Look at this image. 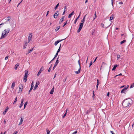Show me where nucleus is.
<instances>
[{"label": "nucleus", "instance_id": "obj_1", "mask_svg": "<svg viewBox=\"0 0 134 134\" xmlns=\"http://www.w3.org/2000/svg\"><path fill=\"white\" fill-rule=\"evenodd\" d=\"M132 102V100L130 99H125L123 101L122 105L124 107L128 108L131 105V102Z\"/></svg>", "mask_w": 134, "mask_h": 134}, {"label": "nucleus", "instance_id": "obj_2", "mask_svg": "<svg viewBox=\"0 0 134 134\" xmlns=\"http://www.w3.org/2000/svg\"><path fill=\"white\" fill-rule=\"evenodd\" d=\"M10 31V29L8 28L7 29H5L4 30L2 34V36L1 37V39H2L4 37H5L8 35Z\"/></svg>", "mask_w": 134, "mask_h": 134}, {"label": "nucleus", "instance_id": "obj_3", "mask_svg": "<svg viewBox=\"0 0 134 134\" xmlns=\"http://www.w3.org/2000/svg\"><path fill=\"white\" fill-rule=\"evenodd\" d=\"M28 72V71L25 70V75L24 77V80H25V82H26L27 81V74Z\"/></svg>", "mask_w": 134, "mask_h": 134}, {"label": "nucleus", "instance_id": "obj_4", "mask_svg": "<svg viewBox=\"0 0 134 134\" xmlns=\"http://www.w3.org/2000/svg\"><path fill=\"white\" fill-rule=\"evenodd\" d=\"M34 86V82L33 81H32V83L31 84V87L30 88V90L29 91V93H28L29 94H30V92L32 90V89L33 88Z\"/></svg>", "mask_w": 134, "mask_h": 134}, {"label": "nucleus", "instance_id": "obj_5", "mask_svg": "<svg viewBox=\"0 0 134 134\" xmlns=\"http://www.w3.org/2000/svg\"><path fill=\"white\" fill-rule=\"evenodd\" d=\"M58 59H59V57L57 59V60H56V61L55 62V64H54V66L53 67V70H54V69L56 67V66L57 65H58V63L59 62V61L58 60Z\"/></svg>", "mask_w": 134, "mask_h": 134}, {"label": "nucleus", "instance_id": "obj_6", "mask_svg": "<svg viewBox=\"0 0 134 134\" xmlns=\"http://www.w3.org/2000/svg\"><path fill=\"white\" fill-rule=\"evenodd\" d=\"M129 85H128L127 87H125L122 90L121 92V93H123L125 94L126 93L127 89L128 87H129Z\"/></svg>", "mask_w": 134, "mask_h": 134}, {"label": "nucleus", "instance_id": "obj_7", "mask_svg": "<svg viewBox=\"0 0 134 134\" xmlns=\"http://www.w3.org/2000/svg\"><path fill=\"white\" fill-rule=\"evenodd\" d=\"M58 12L59 11H57L54 14L53 16L54 18L56 19L57 18V16L59 15V13Z\"/></svg>", "mask_w": 134, "mask_h": 134}, {"label": "nucleus", "instance_id": "obj_8", "mask_svg": "<svg viewBox=\"0 0 134 134\" xmlns=\"http://www.w3.org/2000/svg\"><path fill=\"white\" fill-rule=\"evenodd\" d=\"M66 38H65L64 39L61 40H57V41H56L54 43V45L55 46H57V44H58V43L59 42H60L62 41L65 40Z\"/></svg>", "mask_w": 134, "mask_h": 134}, {"label": "nucleus", "instance_id": "obj_9", "mask_svg": "<svg viewBox=\"0 0 134 134\" xmlns=\"http://www.w3.org/2000/svg\"><path fill=\"white\" fill-rule=\"evenodd\" d=\"M23 87L22 85H20L19 86V92L18 93L21 92L23 88Z\"/></svg>", "mask_w": 134, "mask_h": 134}, {"label": "nucleus", "instance_id": "obj_10", "mask_svg": "<svg viewBox=\"0 0 134 134\" xmlns=\"http://www.w3.org/2000/svg\"><path fill=\"white\" fill-rule=\"evenodd\" d=\"M92 109L91 108H90L88 110H87L85 112L86 114L87 115H88L92 111Z\"/></svg>", "mask_w": 134, "mask_h": 134}, {"label": "nucleus", "instance_id": "obj_11", "mask_svg": "<svg viewBox=\"0 0 134 134\" xmlns=\"http://www.w3.org/2000/svg\"><path fill=\"white\" fill-rule=\"evenodd\" d=\"M39 84V81H38L36 82V85L34 87L33 89L34 90H35L36 89V88L38 87V85Z\"/></svg>", "mask_w": 134, "mask_h": 134}, {"label": "nucleus", "instance_id": "obj_12", "mask_svg": "<svg viewBox=\"0 0 134 134\" xmlns=\"http://www.w3.org/2000/svg\"><path fill=\"white\" fill-rule=\"evenodd\" d=\"M43 68H42V67H41L40 68V69L39 71L38 72V73L37 74V76H39L40 75V74L41 72L43 70Z\"/></svg>", "mask_w": 134, "mask_h": 134}, {"label": "nucleus", "instance_id": "obj_13", "mask_svg": "<svg viewBox=\"0 0 134 134\" xmlns=\"http://www.w3.org/2000/svg\"><path fill=\"white\" fill-rule=\"evenodd\" d=\"M24 101V99H22L21 100V103L19 106V108H20L21 107L23 106V102Z\"/></svg>", "mask_w": 134, "mask_h": 134}, {"label": "nucleus", "instance_id": "obj_14", "mask_svg": "<svg viewBox=\"0 0 134 134\" xmlns=\"http://www.w3.org/2000/svg\"><path fill=\"white\" fill-rule=\"evenodd\" d=\"M64 16H62V17L60 19V21L59 22V24H61L63 22L64 20Z\"/></svg>", "mask_w": 134, "mask_h": 134}, {"label": "nucleus", "instance_id": "obj_15", "mask_svg": "<svg viewBox=\"0 0 134 134\" xmlns=\"http://www.w3.org/2000/svg\"><path fill=\"white\" fill-rule=\"evenodd\" d=\"M81 15V12H80V13L79 14V16L76 18V19L75 20L74 23L75 24L76 23V22L77 21V20L79 19V17Z\"/></svg>", "mask_w": 134, "mask_h": 134}, {"label": "nucleus", "instance_id": "obj_16", "mask_svg": "<svg viewBox=\"0 0 134 134\" xmlns=\"http://www.w3.org/2000/svg\"><path fill=\"white\" fill-rule=\"evenodd\" d=\"M81 68V67H79V69L78 71H75V73L77 74H78L80 72Z\"/></svg>", "mask_w": 134, "mask_h": 134}, {"label": "nucleus", "instance_id": "obj_17", "mask_svg": "<svg viewBox=\"0 0 134 134\" xmlns=\"http://www.w3.org/2000/svg\"><path fill=\"white\" fill-rule=\"evenodd\" d=\"M8 109V107H7L3 113V115H4L6 113Z\"/></svg>", "mask_w": 134, "mask_h": 134}, {"label": "nucleus", "instance_id": "obj_18", "mask_svg": "<svg viewBox=\"0 0 134 134\" xmlns=\"http://www.w3.org/2000/svg\"><path fill=\"white\" fill-rule=\"evenodd\" d=\"M28 44V42H25V44L24 45L23 48L24 49H25L26 48L27 44Z\"/></svg>", "mask_w": 134, "mask_h": 134}, {"label": "nucleus", "instance_id": "obj_19", "mask_svg": "<svg viewBox=\"0 0 134 134\" xmlns=\"http://www.w3.org/2000/svg\"><path fill=\"white\" fill-rule=\"evenodd\" d=\"M119 65H117V64L115 65L112 69V71H113L115 70L116 67H118Z\"/></svg>", "mask_w": 134, "mask_h": 134}, {"label": "nucleus", "instance_id": "obj_20", "mask_svg": "<svg viewBox=\"0 0 134 134\" xmlns=\"http://www.w3.org/2000/svg\"><path fill=\"white\" fill-rule=\"evenodd\" d=\"M32 37V33L29 34V37H28V39L31 40Z\"/></svg>", "mask_w": 134, "mask_h": 134}, {"label": "nucleus", "instance_id": "obj_21", "mask_svg": "<svg viewBox=\"0 0 134 134\" xmlns=\"http://www.w3.org/2000/svg\"><path fill=\"white\" fill-rule=\"evenodd\" d=\"M54 87H53L51 90L50 92L49 93L51 94H53L54 91Z\"/></svg>", "mask_w": 134, "mask_h": 134}, {"label": "nucleus", "instance_id": "obj_22", "mask_svg": "<svg viewBox=\"0 0 134 134\" xmlns=\"http://www.w3.org/2000/svg\"><path fill=\"white\" fill-rule=\"evenodd\" d=\"M74 13V11H72L71 12V13L70 14L68 15V18H70L71 17V16H72V15H73V14Z\"/></svg>", "mask_w": 134, "mask_h": 134}, {"label": "nucleus", "instance_id": "obj_23", "mask_svg": "<svg viewBox=\"0 0 134 134\" xmlns=\"http://www.w3.org/2000/svg\"><path fill=\"white\" fill-rule=\"evenodd\" d=\"M15 82H13L12 84V86H11V88H13V89L15 86Z\"/></svg>", "mask_w": 134, "mask_h": 134}, {"label": "nucleus", "instance_id": "obj_24", "mask_svg": "<svg viewBox=\"0 0 134 134\" xmlns=\"http://www.w3.org/2000/svg\"><path fill=\"white\" fill-rule=\"evenodd\" d=\"M97 18V15H96V12H95V13L94 14V17L93 18V21L94 20H95Z\"/></svg>", "mask_w": 134, "mask_h": 134}, {"label": "nucleus", "instance_id": "obj_25", "mask_svg": "<svg viewBox=\"0 0 134 134\" xmlns=\"http://www.w3.org/2000/svg\"><path fill=\"white\" fill-rule=\"evenodd\" d=\"M60 26H58L55 29V31H58L60 28Z\"/></svg>", "mask_w": 134, "mask_h": 134}, {"label": "nucleus", "instance_id": "obj_26", "mask_svg": "<svg viewBox=\"0 0 134 134\" xmlns=\"http://www.w3.org/2000/svg\"><path fill=\"white\" fill-rule=\"evenodd\" d=\"M83 24L82 23H80V24L79 25V28H80L81 29L82 28L83 26Z\"/></svg>", "mask_w": 134, "mask_h": 134}, {"label": "nucleus", "instance_id": "obj_27", "mask_svg": "<svg viewBox=\"0 0 134 134\" xmlns=\"http://www.w3.org/2000/svg\"><path fill=\"white\" fill-rule=\"evenodd\" d=\"M23 121V119L22 118H21L20 120V122L19 123V125H21Z\"/></svg>", "mask_w": 134, "mask_h": 134}, {"label": "nucleus", "instance_id": "obj_28", "mask_svg": "<svg viewBox=\"0 0 134 134\" xmlns=\"http://www.w3.org/2000/svg\"><path fill=\"white\" fill-rule=\"evenodd\" d=\"M86 16V15L84 17L83 19L81 21V23H84L85 21V17Z\"/></svg>", "mask_w": 134, "mask_h": 134}, {"label": "nucleus", "instance_id": "obj_29", "mask_svg": "<svg viewBox=\"0 0 134 134\" xmlns=\"http://www.w3.org/2000/svg\"><path fill=\"white\" fill-rule=\"evenodd\" d=\"M19 64H17L15 66V67H14V69H15V70H16L18 67L19 66Z\"/></svg>", "mask_w": 134, "mask_h": 134}, {"label": "nucleus", "instance_id": "obj_30", "mask_svg": "<svg viewBox=\"0 0 134 134\" xmlns=\"http://www.w3.org/2000/svg\"><path fill=\"white\" fill-rule=\"evenodd\" d=\"M11 19V17L10 16H9L7 18V19H6L7 21H9Z\"/></svg>", "mask_w": 134, "mask_h": 134}, {"label": "nucleus", "instance_id": "obj_31", "mask_svg": "<svg viewBox=\"0 0 134 134\" xmlns=\"http://www.w3.org/2000/svg\"><path fill=\"white\" fill-rule=\"evenodd\" d=\"M99 84V80H98L97 79V85L96 86V87L97 88V89H98V86Z\"/></svg>", "mask_w": 134, "mask_h": 134}, {"label": "nucleus", "instance_id": "obj_32", "mask_svg": "<svg viewBox=\"0 0 134 134\" xmlns=\"http://www.w3.org/2000/svg\"><path fill=\"white\" fill-rule=\"evenodd\" d=\"M61 44H60V46L59 48V49L58 50V51H57V53H58L60 52V48H61Z\"/></svg>", "mask_w": 134, "mask_h": 134}, {"label": "nucleus", "instance_id": "obj_33", "mask_svg": "<svg viewBox=\"0 0 134 134\" xmlns=\"http://www.w3.org/2000/svg\"><path fill=\"white\" fill-rule=\"evenodd\" d=\"M114 16L113 15H112L110 17V21H111V20H112L113 19L114 17H113Z\"/></svg>", "mask_w": 134, "mask_h": 134}, {"label": "nucleus", "instance_id": "obj_34", "mask_svg": "<svg viewBox=\"0 0 134 134\" xmlns=\"http://www.w3.org/2000/svg\"><path fill=\"white\" fill-rule=\"evenodd\" d=\"M59 3H58L57 5H56V6L55 7L54 9L55 10L58 7L59 5Z\"/></svg>", "mask_w": 134, "mask_h": 134}, {"label": "nucleus", "instance_id": "obj_35", "mask_svg": "<svg viewBox=\"0 0 134 134\" xmlns=\"http://www.w3.org/2000/svg\"><path fill=\"white\" fill-rule=\"evenodd\" d=\"M27 103H28V102H26L24 104V108L23 109H25V108L26 106V105H27Z\"/></svg>", "mask_w": 134, "mask_h": 134}, {"label": "nucleus", "instance_id": "obj_36", "mask_svg": "<svg viewBox=\"0 0 134 134\" xmlns=\"http://www.w3.org/2000/svg\"><path fill=\"white\" fill-rule=\"evenodd\" d=\"M67 111V109L66 110V113H65L64 115L62 116V118H64L65 116L66 115V112Z\"/></svg>", "mask_w": 134, "mask_h": 134}, {"label": "nucleus", "instance_id": "obj_37", "mask_svg": "<svg viewBox=\"0 0 134 134\" xmlns=\"http://www.w3.org/2000/svg\"><path fill=\"white\" fill-rule=\"evenodd\" d=\"M126 42V41L125 40H123L122 41H121L120 42V44H122L123 43L125 42Z\"/></svg>", "mask_w": 134, "mask_h": 134}, {"label": "nucleus", "instance_id": "obj_38", "mask_svg": "<svg viewBox=\"0 0 134 134\" xmlns=\"http://www.w3.org/2000/svg\"><path fill=\"white\" fill-rule=\"evenodd\" d=\"M134 87V83H132V84H131V86H130V88H133Z\"/></svg>", "mask_w": 134, "mask_h": 134}, {"label": "nucleus", "instance_id": "obj_39", "mask_svg": "<svg viewBox=\"0 0 134 134\" xmlns=\"http://www.w3.org/2000/svg\"><path fill=\"white\" fill-rule=\"evenodd\" d=\"M120 58V55L119 54H118L117 55V60H118Z\"/></svg>", "mask_w": 134, "mask_h": 134}, {"label": "nucleus", "instance_id": "obj_40", "mask_svg": "<svg viewBox=\"0 0 134 134\" xmlns=\"http://www.w3.org/2000/svg\"><path fill=\"white\" fill-rule=\"evenodd\" d=\"M17 96L16 97V98H15V100L14 101L13 104H15V103L17 101Z\"/></svg>", "mask_w": 134, "mask_h": 134}, {"label": "nucleus", "instance_id": "obj_41", "mask_svg": "<svg viewBox=\"0 0 134 134\" xmlns=\"http://www.w3.org/2000/svg\"><path fill=\"white\" fill-rule=\"evenodd\" d=\"M82 29H81V28L79 27V29L77 30V32L78 33H79V32H80Z\"/></svg>", "mask_w": 134, "mask_h": 134}, {"label": "nucleus", "instance_id": "obj_42", "mask_svg": "<svg viewBox=\"0 0 134 134\" xmlns=\"http://www.w3.org/2000/svg\"><path fill=\"white\" fill-rule=\"evenodd\" d=\"M33 50V48H31L30 49H29V53H30Z\"/></svg>", "mask_w": 134, "mask_h": 134}, {"label": "nucleus", "instance_id": "obj_43", "mask_svg": "<svg viewBox=\"0 0 134 134\" xmlns=\"http://www.w3.org/2000/svg\"><path fill=\"white\" fill-rule=\"evenodd\" d=\"M50 132V131H49L47 129V134H49Z\"/></svg>", "mask_w": 134, "mask_h": 134}, {"label": "nucleus", "instance_id": "obj_44", "mask_svg": "<svg viewBox=\"0 0 134 134\" xmlns=\"http://www.w3.org/2000/svg\"><path fill=\"white\" fill-rule=\"evenodd\" d=\"M78 64H79V67H81V64H80V60H79L78 61Z\"/></svg>", "mask_w": 134, "mask_h": 134}, {"label": "nucleus", "instance_id": "obj_45", "mask_svg": "<svg viewBox=\"0 0 134 134\" xmlns=\"http://www.w3.org/2000/svg\"><path fill=\"white\" fill-rule=\"evenodd\" d=\"M68 21V20H67L66 21V22L64 23V25L63 26V27H64V26H65L67 24V22Z\"/></svg>", "mask_w": 134, "mask_h": 134}, {"label": "nucleus", "instance_id": "obj_46", "mask_svg": "<svg viewBox=\"0 0 134 134\" xmlns=\"http://www.w3.org/2000/svg\"><path fill=\"white\" fill-rule=\"evenodd\" d=\"M92 64V61L91 62H90L89 65V67H90Z\"/></svg>", "mask_w": 134, "mask_h": 134}, {"label": "nucleus", "instance_id": "obj_47", "mask_svg": "<svg viewBox=\"0 0 134 134\" xmlns=\"http://www.w3.org/2000/svg\"><path fill=\"white\" fill-rule=\"evenodd\" d=\"M64 11H66V6H65L64 7Z\"/></svg>", "mask_w": 134, "mask_h": 134}, {"label": "nucleus", "instance_id": "obj_48", "mask_svg": "<svg viewBox=\"0 0 134 134\" xmlns=\"http://www.w3.org/2000/svg\"><path fill=\"white\" fill-rule=\"evenodd\" d=\"M77 131H75L74 132H73L71 134H76L77 133Z\"/></svg>", "mask_w": 134, "mask_h": 134}, {"label": "nucleus", "instance_id": "obj_49", "mask_svg": "<svg viewBox=\"0 0 134 134\" xmlns=\"http://www.w3.org/2000/svg\"><path fill=\"white\" fill-rule=\"evenodd\" d=\"M9 57V56H6L5 58V60H7Z\"/></svg>", "mask_w": 134, "mask_h": 134}, {"label": "nucleus", "instance_id": "obj_50", "mask_svg": "<svg viewBox=\"0 0 134 134\" xmlns=\"http://www.w3.org/2000/svg\"><path fill=\"white\" fill-rule=\"evenodd\" d=\"M94 30H93L92 31V33H91V34H92V35H94Z\"/></svg>", "mask_w": 134, "mask_h": 134}, {"label": "nucleus", "instance_id": "obj_51", "mask_svg": "<svg viewBox=\"0 0 134 134\" xmlns=\"http://www.w3.org/2000/svg\"><path fill=\"white\" fill-rule=\"evenodd\" d=\"M97 58H98V57H96V58H95V59H94V61L93 62V63H94V62H95L96 61V60H97Z\"/></svg>", "mask_w": 134, "mask_h": 134}, {"label": "nucleus", "instance_id": "obj_52", "mask_svg": "<svg viewBox=\"0 0 134 134\" xmlns=\"http://www.w3.org/2000/svg\"><path fill=\"white\" fill-rule=\"evenodd\" d=\"M101 26L103 28H104V25L103 23H102L101 24Z\"/></svg>", "mask_w": 134, "mask_h": 134}, {"label": "nucleus", "instance_id": "obj_53", "mask_svg": "<svg viewBox=\"0 0 134 134\" xmlns=\"http://www.w3.org/2000/svg\"><path fill=\"white\" fill-rule=\"evenodd\" d=\"M58 55V53H57H57H56L55 55L54 56V57H55L56 58L57 57V56Z\"/></svg>", "mask_w": 134, "mask_h": 134}, {"label": "nucleus", "instance_id": "obj_54", "mask_svg": "<svg viewBox=\"0 0 134 134\" xmlns=\"http://www.w3.org/2000/svg\"><path fill=\"white\" fill-rule=\"evenodd\" d=\"M18 133L17 131H15L13 134H17Z\"/></svg>", "mask_w": 134, "mask_h": 134}, {"label": "nucleus", "instance_id": "obj_55", "mask_svg": "<svg viewBox=\"0 0 134 134\" xmlns=\"http://www.w3.org/2000/svg\"><path fill=\"white\" fill-rule=\"evenodd\" d=\"M119 4H123V2H122V1H121V2H119Z\"/></svg>", "mask_w": 134, "mask_h": 134}, {"label": "nucleus", "instance_id": "obj_56", "mask_svg": "<svg viewBox=\"0 0 134 134\" xmlns=\"http://www.w3.org/2000/svg\"><path fill=\"white\" fill-rule=\"evenodd\" d=\"M94 96H95L94 94H93L92 98L93 99H94Z\"/></svg>", "mask_w": 134, "mask_h": 134}, {"label": "nucleus", "instance_id": "obj_57", "mask_svg": "<svg viewBox=\"0 0 134 134\" xmlns=\"http://www.w3.org/2000/svg\"><path fill=\"white\" fill-rule=\"evenodd\" d=\"M122 75V74H121V73H120V74L119 75H116V76H115V77H116L117 76H119V75H120H120Z\"/></svg>", "mask_w": 134, "mask_h": 134}, {"label": "nucleus", "instance_id": "obj_58", "mask_svg": "<svg viewBox=\"0 0 134 134\" xmlns=\"http://www.w3.org/2000/svg\"><path fill=\"white\" fill-rule=\"evenodd\" d=\"M55 58H56L54 57V58H53V59L51 60V61H53L55 59Z\"/></svg>", "mask_w": 134, "mask_h": 134}, {"label": "nucleus", "instance_id": "obj_59", "mask_svg": "<svg viewBox=\"0 0 134 134\" xmlns=\"http://www.w3.org/2000/svg\"><path fill=\"white\" fill-rule=\"evenodd\" d=\"M9 22L7 21H6L5 22H4L5 24H8V23Z\"/></svg>", "mask_w": 134, "mask_h": 134}, {"label": "nucleus", "instance_id": "obj_60", "mask_svg": "<svg viewBox=\"0 0 134 134\" xmlns=\"http://www.w3.org/2000/svg\"><path fill=\"white\" fill-rule=\"evenodd\" d=\"M109 92H108L107 93V96H109Z\"/></svg>", "mask_w": 134, "mask_h": 134}, {"label": "nucleus", "instance_id": "obj_61", "mask_svg": "<svg viewBox=\"0 0 134 134\" xmlns=\"http://www.w3.org/2000/svg\"><path fill=\"white\" fill-rule=\"evenodd\" d=\"M23 0L22 1L18 4L17 7L18 6V5L20 4V3L22 2Z\"/></svg>", "mask_w": 134, "mask_h": 134}, {"label": "nucleus", "instance_id": "obj_62", "mask_svg": "<svg viewBox=\"0 0 134 134\" xmlns=\"http://www.w3.org/2000/svg\"><path fill=\"white\" fill-rule=\"evenodd\" d=\"M51 70V68H49V69L48 70V72H49Z\"/></svg>", "mask_w": 134, "mask_h": 134}, {"label": "nucleus", "instance_id": "obj_63", "mask_svg": "<svg viewBox=\"0 0 134 134\" xmlns=\"http://www.w3.org/2000/svg\"><path fill=\"white\" fill-rule=\"evenodd\" d=\"M65 11H64L63 14H62V15H64L65 14Z\"/></svg>", "mask_w": 134, "mask_h": 134}, {"label": "nucleus", "instance_id": "obj_64", "mask_svg": "<svg viewBox=\"0 0 134 134\" xmlns=\"http://www.w3.org/2000/svg\"><path fill=\"white\" fill-rule=\"evenodd\" d=\"M66 78L65 79H64V80H63V81L64 82H65L66 81Z\"/></svg>", "mask_w": 134, "mask_h": 134}]
</instances>
